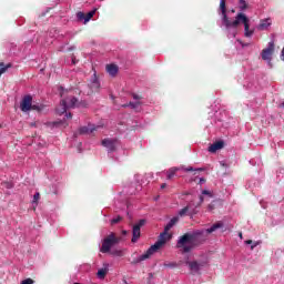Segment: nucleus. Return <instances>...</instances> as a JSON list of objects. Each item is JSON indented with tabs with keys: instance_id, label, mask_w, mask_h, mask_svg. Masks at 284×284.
Segmentation results:
<instances>
[{
	"instance_id": "f257e3e1",
	"label": "nucleus",
	"mask_w": 284,
	"mask_h": 284,
	"mask_svg": "<svg viewBox=\"0 0 284 284\" xmlns=\"http://www.w3.org/2000/svg\"><path fill=\"white\" fill-rule=\"evenodd\" d=\"M220 11L222 14V26H224L229 39H234L236 34H239V27L241 26V23H243L244 26V37H246L247 39L253 37L254 30H250V18H247L245 13L240 12L236 14L234 21H230V18H227L225 0L220 1Z\"/></svg>"
},
{
	"instance_id": "f03ea898",
	"label": "nucleus",
	"mask_w": 284,
	"mask_h": 284,
	"mask_svg": "<svg viewBox=\"0 0 284 284\" xmlns=\"http://www.w3.org/2000/svg\"><path fill=\"white\" fill-rule=\"evenodd\" d=\"M221 227H223V223L217 222L206 230H196L185 233L179 237L176 247L178 250H182L184 254H187L192 252L194 247H199V245L205 243V234H212L216 232V230H221Z\"/></svg>"
},
{
	"instance_id": "7ed1b4c3",
	"label": "nucleus",
	"mask_w": 284,
	"mask_h": 284,
	"mask_svg": "<svg viewBox=\"0 0 284 284\" xmlns=\"http://www.w3.org/2000/svg\"><path fill=\"white\" fill-rule=\"evenodd\" d=\"M170 239H172V234H170L169 231H164L163 233H161L159 240L153 245H151L144 254L134 258L132 261V264L136 265L139 263H142V261H148V258L156 254V252L161 250V247H163V245H165V243H168Z\"/></svg>"
},
{
	"instance_id": "20e7f679",
	"label": "nucleus",
	"mask_w": 284,
	"mask_h": 284,
	"mask_svg": "<svg viewBox=\"0 0 284 284\" xmlns=\"http://www.w3.org/2000/svg\"><path fill=\"white\" fill-rule=\"evenodd\" d=\"M121 239L116 237V235H114V233H110L103 241H102V246L100 248V252H102V254H108V252H110V250H112V247H114V245H119Z\"/></svg>"
},
{
	"instance_id": "39448f33",
	"label": "nucleus",
	"mask_w": 284,
	"mask_h": 284,
	"mask_svg": "<svg viewBox=\"0 0 284 284\" xmlns=\"http://www.w3.org/2000/svg\"><path fill=\"white\" fill-rule=\"evenodd\" d=\"M77 102L78 100L74 97L62 99L60 105L55 109V112L58 114H65L70 108H77Z\"/></svg>"
},
{
	"instance_id": "423d86ee",
	"label": "nucleus",
	"mask_w": 284,
	"mask_h": 284,
	"mask_svg": "<svg viewBox=\"0 0 284 284\" xmlns=\"http://www.w3.org/2000/svg\"><path fill=\"white\" fill-rule=\"evenodd\" d=\"M37 105H32V95H24L20 102L21 112H30V110H38Z\"/></svg>"
},
{
	"instance_id": "0eeeda50",
	"label": "nucleus",
	"mask_w": 284,
	"mask_h": 284,
	"mask_svg": "<svg viewBox=\"0 0 284 284\" xmlns=\"http://www.w3.org/2000/svg\"><path fill=\"white\" fill-rule=\"evenodd\" d=\"M272 54H274V41H271L267 43V48H265L262 51L261 57L263 61H267L268 63H272Z\"/></svg>"
},
{
	"instance_id": "6e6552de",
	"label": "nucleus",
	"mask_w": 284,
	"mask_h": 284,
	"mask_svg": "<svg viewBox=\"0 0 284 284\" xmlns=\"http://www.w3.org/2000/svg\"><path fill=\"white\" fill-rule=\"evenodd\" d=\"M145 225V220H140L135 225H133L132 230V243H136L139 239H141V227Z\"/></svg>"
},
{
	"instance_id": "1a4fd4ad",
	"label": "nucleus",
	"mask_w": 284,
	"mask_h": 284,
	"mask_svg": "<svg viewBox=\"0 0 284 284\" xmlns=\"http://www.w3.org/2000/svg\"><path fill=\"white\" fill-rule=\"evenodd\" d=\"M270 28H272V19L271 18L261 19L260 23L256 26V30H258L260 32L270 30Z\"/></svg>"
},
{
	"instance_id": "9d476101",
	"label": "nucleus",
	"mask_w": 284,
	"mask_h": 284,
	"mask_svg": "<svg viewBox=\"0 0 284 284\" xmlns=\"http://www.w3.org/2000/svg\"><path fill=\"white\" fill-rule=\"evenodd\" d=\"M99 130V126L94 124H89L88 126H82L79 129V134H92V132Z\"/></svg>"
},
{
	"instance_id": "9b49d317",
	"label": "nucleus",
	"mask_w": 284,
	"mask_h": 284,
	"mask_svg": "<svg viewBox=\"0 0 284 284\" xmlns=\"http://www.w3.org/2000/svg\"><path fill=\"white\" fill-rule=\"evenodd\" d=\"M102 145L109 150V152H114L116 148V140L105 139L102 141Z\"/></svg>"
},
{
	"instance_id": "f8f14e48",
	"label": "nucleus",
	"mask_w": 284,
	"mask_h": 284,
	"mask_svg": "<svg viewBox=\"0 0 284 284\" xmlns=\"http://www.w3.org/2000/svg\"><path fill=\"white\" fill-rule=\"evenodd\" d=\"M89 85L92 92H98L99 88H101V82H99V78H97V73L93 74Z\"/></svg>"
},
{
	"instance_id": "ddd939ff",
	"label": "nucleus",
	"mask_w": 284,
	"mask_h": 284,
	"mask_svg": "<svg viewBox=\"0 0 284 284\" xmlns=\"http://www.w3.org/2000/svg\"><path fill=\"white\" fill-rule=\"evenodd\" d=\"M106 72L110 74V77H116L119 72V67H116L115 64H108Z\"/></svg>"
},
{
	"instance_id": "4468645a",
	"label": "nucleus",
	"mask_w": 284,
	"mask_h": 284,
	"mask_svg": "<svg viewBox=\"0 0 284 284\" xmlns=\"http://www.w3.org/2000/svg\"><path fill=\"white\" fill-rule=\"evenodd\" d=\"M222 148H223V142L219 141L209 146V152L214 154V152H216L217 150H222Z\"/></svg>"
},
{
	"instance_id": "2eb2a0df",
	"label": "nucleus",
	"mask_w": 284,
	"mask_h": 284,
	"mask_svg": "<svg viewBox=\"0 0 284 284\" xmlns=\"http://www.w3.org/2000/svg\"><path fill=\"white\" fill-rule=\"evenodd\" d=\"M179 223V217H173L169 221V223L165 225L164 231L170 232L171 227H174Z\"/></svg>"
},
{
	"instance_id": "dca6fc26",
	"label": "nucleus",
	"mask_w": 284,
	"mask_h": 284,
	"mask_svg": "<svg viewBox=\"0 0 284 284\" xmlns=\"http://www.w3.org/2000/svg\"><path fill=\"white\" fill-rule=\"evenodd\" d=\"M187 265L191 272H193L194 274H196L201 270V264H199L197 262H189Z\"/></svg>"
},
{
	"instance_id": "f3484780",
	"label": "nucleus",
	"mask_w": 284,
	"mask_h": 284,
	"mask_svg": "<svg viewBox=\"0 0 284 284\" xmlns=\"http://www.w3.org/2000/svg\"><path fill=\"white\" fill-rule=\"evenodd\" d=\"M9 68H12V64H4L3 62H0V77L1 74H6L8 72Z\"/></svg>"
},
{
	"instance_id": "a211bd4d",
	"label": "nucleus",
	"mask_w": 284,
	"mask_h": 284,
	"mask_svg": "<svg viewBox=\"0 0 284 284\" xmlns=\"http://www.w3.org/2000/svg\"><path fill=\"white\" fill-rule=\"evenodd\" d=\"M106 274H108V267L100 268L98 271V278L103 280L105 278Z\"/></svg>"
},
{
	"instance_id": "6ab92c4d",
	"label": "nucleus",
	"mask_w": 284,
	"mask_h": 284,
	"mask_svg": "<svg viewBox=\"0 0 284 284\" xmlns=\"http://www.w3.org/2000/svg\"><path fill=\"white\" fill-rule=\"evenodd\" d=\"M239 9L241 10V12H245V10H247V1L239 0Z\"/></svg>"
},
{
	"instance_id": "aec40b11",
	"label": "nucleus",
	"mask_w": 284,
	"mask_h": 284,
	"mask_svg": "<svg viewBox=\"0 0 284 284\" xmlns=\"http://www.w3.org/2000/svg\"><path fill=\"white\" fill-rule=\"evenodd\" d=\"M186 207H189V216H194V214H196V207H197V206H194V205L192 204V202L189 203V205H186Z\"/></svg>"
},
{
	"instance_id": "412c9836",
	"label": "nucleus",
	"mask_w": 284,
	"mask_h": 284,
	"mask_svg": "<svg viewBox=\"0 0 284 284\" xmlns=\"http://www.w3.org/2000/svg\"><path fill=\"white\" fill-rule=\"evenodd\" d=\"M141 105V102H130L129 104H124L123 108H132V110H136Z\"/></svg>"
},
{
	"instance_id": "4be33fe9",
	"label": "nucleus",
	"mask_w": 284,
	"mask_h": 284,
	"mask_svg": "<svg viewBox=\"0 0 284 284\" xmlns=\"http://www.w3.org/2000/svg\"><path fill=\"white\" fill-rule=\"evenodd\" d=\"M179 216H190V206H185L179 211Z\"/></svg>"
},
{
	"instance_id": "5701e85b",
	"label": "nucleus",
	"mask_w": 284,
	"mask_h": 284,
	"mask_svg": "<svg viewBox=\"0 0 284 284\" xmlns=\"http://www.w3.org/2000/svg\"><path fill=\"white\" fill-rule=\"evenodd\" d=\"M94 14H97V9H93L92 11L87 13V16L84 18V23H88V21H90V19H92V17H94Z\"/></svg>"
},
{
	"instance_id": "b1692460",
	"label": "nucleus",
	"mask_w": 284,
	"mask_h": 284,
	"mask_svg": "<svg viewBox=\"0 0 284 284\" xmlns=\"http://www.w3.org/2000/svg\"><path fill=\"white\" fill-rule=\"evenodd\" d=\"M179 168H171L170 170H169V172H168V179L170 180V179H172V176H174V174H176V172H179Z\"/></svg>"
},
{
	"instance_id": "393cba45",
	"label": "nucleus",
	"mask_w": 284,
	"mask_h": 284,
	"mask_svg": "<svg viewBox=\"0 0 284 284\" xmlns=\"http://www.w3.org/2000/svg\"><path fill=\"white\" fill-rule=\"evenodd\" d=\"M182 170H184V172H203V169H201V168L194 169L192 166L182 168Z\"/></svg>"
},
{
	"instance_id": "a878e982",
	"label": "nucleus",
	"mask_w": 284,
	"mask_h": 284,
	"mask_svg": "<svg viewBox=\"0 0 284 284\" xmlns=\"http://www.w3.org/2000/svg\"><path fill=\"white\" fill-rule=\"evenodd\" d=\"M39 199H41V194H39V192H37V193L33 195L32 204H33V205H38Z\"/></svg>"
},
{
	"instance_id": "bb28decb",
	"label": "nucleus",
	"mask_w": 284,
	"mask_h": 284,
	"mask_svg": "<svg viewBox=\"0 0 284 284\" xmlns=\"http://www.w3.org/2000/svg\"><path fill=\"white\" fill-rule=\"evenodd\" d=\"M77 19H78V21H84V23H85V13H83V12H78L77 13Z\"/></svg>"
},
{
	"instance_id": "cd10ccee",
	"label": "nucleus",
	"mask_w": 284,
	"mask_h": 284,
	"mask_svg": "<svg viewBox=\"0 0 284 284\" xmlns=\"http://www.w3.org/2000/svg\"><path fill=\"white\" fill-rule=\"evenodd\" d=\"M121 220H122V217L120 215H118L115 219L111 220V225H116V223H120Z\"/></svg>"
},
{
	"instance_id": "c85d7f7f",
	"label": "nucleus",
	"mask_w": 284,
	"mask_h": 284,
	"mask_svg": "<svg viewBox=\"0 0 284 284\" xmlns=\"http://www.w3.org/2000/svg\"><path fill=\"white\" fill-rule=\"evenodd\" d=\"M21 284H34V281H32V278H27V280H23Z\"/></svg>"
},
{
	"instance_id": "c756f323",
	"label": "nucleus",
	"mask_w": 284,
	"mask_h": 284,
	"mask_svg": "<svg viewBox=\"0 0 284 284\" xmlns=\"http://www.w3.org/2000/svg\"><path fill=\"white\" fill-rule=\"evenodd\" d=\"M164 267H176V263L172 262V263H165Z\"/></svg>"
},
{
	"instance_id": "7c9ffc66",
	"label": "nucleus",
	"mask_w": 284,
	"mask_h": 284,
	"mask_svg": "<svg viewBox=\"0 0 284 284\" xmlns=\"http://www.w3.org/2000/svg\"><path fill=\"white\" fill-rule=\"evenodd\" d=\"M257 245H261V242H252L251 250H254V247H257Z\"/></svg>"
},
{
	"instance_id": "2f4dec72",
	"label": "nucleus",
	"mask_w": 284,
	"mask_h": 284,
	"mask_svg": "<svg viewBox=\"0 0 284 284\" xmlns=\"http://www.w3.org/2000/svg\"><path fill=\"white\" fill-rule=\"evenodd\" d=\"M202 194H204L206 196H212V193H210V191H207V190H203Z\"/></svg>"
},
{
	"instance_id": "473e14b6",
	"label": "nucleus",
	"mask_w": 284,
	"mask_h": 284,
	"mask_svg": "<svg viewBox=\"0 0 284 284\" xmlns=\"http://www.w3.org/2000/svg\"><path fill=\"white\" fill-rule=\"evenodd\" d=\"M214 204L213 203H211V204H209V206H207V211L209 212H212L213 210H214Z\"/></svg>"
},
{
	"instance_id": "72a5a7b5",
	"label": "nucleus",
	"mask_w": 284,
	"mask_h": 284,
	"mask_svg": "<svg viewBox=\"0 0 284 284\" xmlns=\"http://www.w3.org/2000/svg\"><path fill=\"white\" fill-rule=\"evenodd\" d=\"M112 254H113L114 256H121V251H114V252H112Z\"/></svg>"
},
{
	"instance_id": "f704fd0d",
	"label": "nucleus",
	"mask_w": 284,
	"mask_h": 284,
	"mask_svg": "<svg viewBox=\"0 0 284 284\" xmlns=\"http://www.w3.org/2000/svg\"><path fill=\"white\" fill-rule=\"evenodd\" d=\"M65 118H67V119H72V113H67V114H65Z\"/></svg>"
},
{
	"instance_id": "c9c22d12",
	"label": "nucleus",
	"mask_w": 284,
	"mask_h": 284,
	"mask_svg": "<svg viewBox=\"0 0 284 284\" xmlns=\"http://www.w3.org/2000/svg\"><path fill=\"white\" fill-rule=\"evenodd\" d=\"M165 187H168V184L163 183V184L161 185V190H165Z\"/></svg>"
},
{
	"instance_id": "e433bc0d",
	"label": "nucleus",
	"mask_w": 284,
	"mask_h": 284,
	"mask_svg": "<svg viewBox=\"0 0 284 284\" xmlns=\"http://www.w3.org/2000/svg\"><path fill=\"white\" fill-rule=\"evenodd\" d=\"M245 244H246V245H252V240L245 241Z\"/></svg>"
},
{
	"instance_id": "4c0bfd02",
	"label": "nucleus",
	"mask_w": 284,
	"mask_h": 284,
	"mask_svg": "<svg viewBox=\"0 0 284 284\" xmlns=\"http://www.w3.org/2000/svg\"><path fill=\"white\" fill-rule=\"evenodd\" d=\"M203 201H204L203 195H201L200 196V204L199 205H201V203H203Z\"/></svg>"
},
{
	"instance_id": "58836bf2",
	"label": "nucleus",
	"mask_w": 284,
	"mask_h": 284,
	"mask_svg": "<svg viewBox=\"0 0 284 284\" xmlns=\"http://www.w3.org/2000/svg\"><path fill=\"white\" fill-rule=\"evenodd\" d=\"M133 99H135V101H139V95L134 94Z\"/></svg>"
},
{
	"instance_id": "ea45409f",
	"label": "nucleus",
	"mask_w": 284,
	"mask_h": 284,
	"mask_svg": "<svg viewBox=\"0 0 284 284\" xmlns=\"http://www.w3.org/2000/svg\"><path fill=\"white\" fill-rule=\"evenodd\" d=\"M200 183H205V179L201 178Z\"/></svg>"
},
{
	"instance_id": "a19ab883",
	"label": "nucleus",
	"mask_w": 284,
	"mask_h": 284,
	"mask_svg": "<svg viewBox=\"0 0 284 284\" xmlns=\"http://www.w3.org/2000/svg\"><path fill=\"white\" fill-rule=\"evenodd\" d=\"M54 125H61V122H54Z\"/></svg>"
},
{
	"instance_id": "79ce46f5",
	"label": "nucleus",
	"mask_w": 284,
	"mask_h": 284,
	"mask_svg": "<svg viewBox=\"0 0 284 284\" xmlns=\"http://www.w3.org/2000/svg\"><path fill=\"white\" fill-rule=\"evenodd\" d=\"M232 13L236 12L234 9L231 10Z\"/></svg>"
},
{
	"instance_id": "37998d69",
	"label": "nucleus",
	"mask_w": 284,
	"mask_h": 284,
	"mask_svg": "<svg viewBox=\"0 0 284 284\" xmlns=\"http://www.w3.org/2000/svg\"><path fill=\"white\" fill-rule=\"evenodd\" d=\"M124 284H129L128 281H124Z\"/></svg>"
},
{
	"instance_id": "c03bdc74",
	"label": "nucleus",
	"mask_w": 284,
	"mask_h": 284,
	"mask_svg": "<svg viewBox=\"0 0 284 284\" xmlns=\"http://www.w3.org/2000/svg\"><path fill=\"white\" fill-rule=\"evenodd\" d=\"M240 236L242 237V236H243V234H242V233H240Z\"/></svg>"
}]
</instances>
